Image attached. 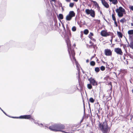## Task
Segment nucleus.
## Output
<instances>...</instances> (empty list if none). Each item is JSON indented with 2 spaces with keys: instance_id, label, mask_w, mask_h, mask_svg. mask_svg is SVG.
Instances as JSON below:
<instances>
[{
  "instance_id": "obj_11",
  "label": "nucleus",
  "mask_w": 133,
  "mask_h": 133,
  "mask_svg": "<svg viewBox=\"0 0 133 133\" xmlns=\"http://www.w3.org/2000/svg\"><path fill=\"white\" fill-rule=\"evenodd\" d=\"M101 1L102 4L106 8H108L109 7V5L105 0H100Z\"/></svg>"
},
{
  "instance_id": "obj_43",
  "label": "nucleus",
  "mask_w": 133,
  "mask_h": 133,
  "mask_svg": "<svg viewBox=\"0 0 133 133\" xmlns=\"http://www.w3.org/2000/svg\"><path fill=\"white\" fill-rule=\"evenodd\" d=\"M86 61L87 63H88L89 62V60L88 59H87L86 60Z\"/></svg>"
},
{
  "instance_id": "obj_27",
  "label": "nucleus",
  "mask_w": 133,
  "mask_h": 133,
  "mask_svg": "<svg viewBox=\"0 0 133 133\" xmlns=\"http://www.w3.org/2000/svg\"><path fill=\"white\" fill-rule=\"evenodd\" d=\"M74 5V3H70L69 6L71 8H72Z\"/></svg>"
},
{
  "instance_id": "obj_3",
  "label": "nucleus",
  "mask_w": 133,
  "mask_h": 133,
  "mask_svg": "<svg viewBox=\"0 0 133 133\" xmlns=\"http://www.w3.org/2000/svg\"><path fill=\"white\" fill-rule=\"evenodd\" d=\"M65 40L68 47V51L70 56L71 55L70 53L71 52L72 56H74L75 55L74 51L73 50H71V45L69 38L68 37L65 36Z\"/></svg>"
},
{
  "instance_id": "obj_28",
  "label": "nucleus",
  "mask_w": 133,
  "mask_h": 133,
  "mask_svg": "<svg viewBox=\"0 0 133 133\" xmlns=\"http://www.w3.org/2000/svg\"><path fill=\"white\" fill-rule=\"evenodd\" d=\"M76 30V28L75 26H73L72 28V30L73 31H75Z\"/></svg>"
},
{
  "instance_id": "obj_39",
  "label": "nucleus",
  "mask_w": 133,
  "mask_h": 133,
  "mask_svg": "<svg viewBox=\"0 0 133 133\" xmlns=\"http://www.w3.org/2000/svg\"><path fill=\"white\" fill-rule=\"evenodd\" d=\"M109 84L110 85H111V88H112V85H111V82H110V83H109Z\"/></svg>"
},
{
  "instance_id": "obj_1",
  "label": "nucleus",
  "mask_w": 133,
  "mask_h": 133,
  "mask_svg": "<svg viewBox=\"0 0 133 133\" xmlns=\"http://www.w3.org/2000/svg\"><path fill=\"white\" fill-rule=\"evenodd\" d=\"M65 127V126L63 124H56L50 126L49 129L51 130L55 131H59L65 133H72L71 131V129L70 128L68 129L66 131L62 130L64 129Z\"/></svg>"
},
{
  "instance_id": "obj_10",
  "label": "nucleus",
  "mask_w": 133,
  "mask_h": 133,
  "mask_svg": "<svg viewBox=\"0 0 133 133\" xmlns=\"http://www.w3.org/2000/svg\"><path fill=\"white\" fill-rule=\"evenodd\" d=\"M105 54L106 56H110L112 55V52L111 50L108 49H106L104 50Z\"/></svg>"
},
{
  "instance_id": "obj_55",
  "label": "nucleus",
  "mask_w": 133,
  "mask_h": 133,
  "mask_svg": "<svg viewBox=\"0 0 133 133\" xmlns=\"http://www.w3.org/2000/svg\"><path fill=\"white\" fill-rule=\"evenodd\" d=\"M13 118H15V117H12Z\"/></svg>"
},
{
  "instance_id": "obj_12",
  "label": "nucleus",
  "mask_w": 133,
  "mask_h": 133,
  "mask_svg": "<svg viewBox=\"0 0 133 133\" xmlns=\"http://www.w3.org/2000/svg\"><path fill=\"white\" fill-rule=\"evenodd\" d=\"M31 117V116L30 115H28L21 116L19 118L28 119L30 118Z\"/></svg>"
},
{
  "instance_id": "obj_15",
  "label": "nucleus",
  "mask_w": 133,
  "mask_h": 133,
  "mask_svg": "<svg viewBox=\"0 0 133 133\" xmlns=\"http://www.w3.org/2000/svg\"><path fill=\"white\" fill-rule=\"evenodd\" d=\"M117 34L119 38H122V35L121 32H120L117 31Z\"/></svg>"
},
{
  "instance_id": "obj_52",
  "label": "nucleus",
  "mask_w": 133,
  "mask_h": 133,
  "mask_svg": "<svg viewBox=\"0 0 133 133\" xmlns=\"http://www.w3.org/2000/svg\"><path fill=\"white\" fill-rule=\"evenodd\" d=\"M74 46H75V45H74Z\"/></svg>"
},
{
  "instance_id": "obj_2",
  "label": "nucleus",
  "mask_w": 133,
  "mask_h": 133,
  "mask_svg": "<svg viewBox=\"0 0 133 133\" xmlns=\"http://www.w3.org/2000/svg\"><path fill=\"white\" fill-rule=\"evenodd\" d=\"M98 129L102 133H108L109 132L110 128L108 127L107 122L105 121L102 123L99 122L98 124Z\"/></svg>"
},
{
  "instance_id": "obj_36",
  "label": "nucleus",
  "mask_w": 133,
  "mask_h": 133,
  "mask_svg": "<svg viewBox=\"0 0 133 133\" xmlns=\"http://www.w3.org/2000/svg\"><path fill=\"white\" fill-rule=\"evenodd\" d=\"M41 125H42L43 126H44L45 127V129H46V127H47L48 128V127H47V126H46V125H44V126H43V124H42V123H41Z\"/></svg>"
},
{
  "instance_id": "obj_8",
  "label": "nucleus",
  "mask_w": 133,
  "mask_h": 133,
  "mask_svg": "<svg viewBox=\"0 0 133 133\" xmlns=\"http://www.w3.org/2000/svg\"><path fill=\"white\" fill-rule=\"evenodd\" d=\"M110 32H107L106 30H102L101 32V35L104 37H107L110 35Z\"/></svg>"
},
{
  "instance_id": "obj_42",
  "label": "nucleus",
  "mask_w": 133,
  "mask_h": 133,
  "mask_svg": "<svg viewBox=\"0 0 133 133\" xmlns=\"http://www.w3.org/2000/svg\"><path fill=\"white\" fill-rule=\"evenodd\" d=\"M59 6L61 7L62 6V4L61 3H60V4H59Z\"/></svg>"
},
{
  "instance_id": "obj_35",
  "label": "nucleus",
  "mask_w": 133,
  "mask_h": 133,
  "mask_svg": "<svg viewBox=\"0 0 133 133\" xmlns=\"http://www.w3.org/2000/svg\"><path fill=\"white\" fill-rule=\"evenodd\" d=\"M115 24L116 25V26H117V24L116 21H114Z\"/></svg>"
},
{
  "instance_id": "obj_13",
  "label": "nucleus",
  "mask_w": 133,
  "mask_h": 133,
  "mask_svg": "<svg viewBox=\"0 0 133 133\" xmlns=\"http://www.w3.org/2000/svg\"><path fill=\"white\" fill-rule=\"evenodd\" d=\"M92 2L93 3L95 7H96L98 9H100V8L98 4L96 2L92 1Z\"/></svg>"
},
{
  "instance_id": "obj_9",
  "label": "nucleus",
  "mask_w": 133,
  "mask_h": 133,
  "mask_svg": "<svg viewBox=\"0 0 133 133\" xmlns=\"http://www.w3.org/2000/svg\"><path fill=\"white\" fill-rule=\"evenodd\" d=\"M115 51L117 54L120 55H123V52L121 48H115L114 49Z\"/></svg>"
},
{
  "instance_id": "obj_20",
  "label": "nucleus",
  "mask_w": 133,
  "mask_h": 133,
  "mask_svg": "<svg viewBox=\"0 0 133 133\" xmlns=\"http://www.w3.org/2000/svg\"><path fill=\"white\" fill-rule=\"evenodd\" d=\"M95 70L96 72H98L100 71V69L98 67H96L95 68Z\"/></svg>"
},
{
  "instance_id": "obj_51",
  "label": "nucleus",
  "mask_w": 133,
  "mask_h": 133,
  "mask_svg": "<svg viewBox=\"0 0 133 133\" xmlns=\"http://www.w3.org/2000/svg\"><path fill=\"white\" fill-rule=\"evenodd\" d=\"M93 57H92V58H91V59Z\"/></svg>"
},
{
  "instance_id": "obj_49",
  "label": "nucleus",
  "mask_w": 133,
  "mask_h": 133,
  "mask_svg": "<svg viewBox=\"0 0 133 133\" xmlns=\"http://www.w3.org/2000/svg\"><path fill=\"white\" fill-rule=\"evenodd\" d=\"M132 93H133V89H132Z\"/></svg>"
},
{
  "instance_id": "obj_37",
  "label": "nucleus",
  "mask_w": 133,
  "mask_h": 133,
  "mask_svg": "<svg viewBox=\"0 0 133 133\" xmlns=\"http://www.w3.org/2000/svg\"><path fill=\"white\" fill-rule=\"evenodd\" d=\"M0 109H1V110L3 112V113L5 114L6 115V114L4 112V111L0 107Z\"/></svg>"
},
{
  "instance_id": "obj_6",
  "label": "nucleus",
  "mask_w": 133,
  "mask_h": 133,
  "mask_svg": "<svg viewBox=\"0 0 133 133\" xmlns=\"http://www.w3.org/2000/svg\"><path fill=\"white\" fill-rule=\"evenodd\" d=\"M85 12L88 15H90L93 18L95 17V12L94 10H92L91 9H86L85 10Z\"/></svg>"
},
{
  "instance_id": "obj_29",
  "label": "nucleus",
  "mask_w": 133,
  "mask_h": 133,
  "mask_svg": "<svg viewBox=\"0 0 133 133\" xmlns=\"http://www.w3.org/2000/svg\"><path fill=\"white\" fill-rule=\"evenodd\" d=\"M72 61L74 62H77L76 59L75 57L74 56H72Z\"/></svg>"
},
{
  "instance_id": "obj_22",
  "label": "nucleus",
  "mask_w": 133,
  "mask_h": 133,
  "mask_svg": "<svg viewBox=\"0 0 133 133\" xmlns=\"http://www.w3.org/2000/svg\"><path fill=\"white\" fill-rule=\"evenodd\" d=\"M120 22L122 23H124L126 22V20L125 18H123L121 19Z\"/></svg>"
},
{
  "instance_id": "obj_21",
  "label": "nucleus",
  "mask_w": 133,
  "mask_h": 133,
  "mask_svg": "<svg viewBox=\"0 0 133 133\" xmlns=\"http://www.w3.org/2000/svg\"><path fill=\"white\" fill-rule=\"evenodd\" d=\"M128 33L129 35H132L133 34V30L128 31Z\"/></svg>"
},
{
  "instance_id": "obj_40",
  "label": "nucleus",
  "mask_w": 133,
  "mask_h": 133,
  "mask_svg": "<svg viewBox=\"0 0 133 133\" xmlns=\"http://www.w3.org/2000/svg\"><path fill=\"white\" fill-rule=\"evenodd\" d=\"M96 21H97V22L98 23H99L100 22V21L99 20H96Z\"/></svg>"
},
{
  "instance_id": "obj_18",
  "label": "nucleus",
  "mask_w": 133,
  "mask_h": 133,
  "mask_svg": "<svg viewBox=\"0 0 133 133\" xmlns=\"http://www.w3.org/2000/svg\"><path fill=\"white\" fill-rule=\"evenodd\" d=\"M112 3L114 5H116L118 3V2L117 0H112L111 1Z\"/></svg>"
},
{
  "instance_id": "obj_23",
  "label": "nucleus",
  "mask_w": 133,
  "mask_h": 133,
  "mask_svg": "<svg viewBox=\"0 0 133 133\" xmlns=\"http://www.w3.org/2000/svg\"><path fill=\"white\" fill-rule=\"evenodd\" d=\"M89 32V31L88 29H85L84 30V33L85 35H87Z\"/></svg>"
},
{
  "instance_id": "obj_53",
  "label": "nucleus",
  "mask_w": 133,
  "mask_h": 133,
  "mask_svg": "<svg viewBox=\"0 0 133 133\" xmlns=\"http://www.w3.org/2000/svg\"><path fill=\"white\" fill-rule=\"evenodd\" d=\"M74 46H75V45H74Z\"/></svg>"
},
{
  "instance_id": "obj_5",
  "label": "nucleus",
  "mask_w": 133,
  "mask_h": 133,
  "mask_svg": "<svg viewBox=\"0 0 133 133\" xmlns=\"http://www.w3.org/2000/svg\"><path fill=\"white\" fill-rule=\"evenodd\" d=\"M75 14L73 11H70L69 14L66 16L65 19L66 21H69L71 20L72 17H75Z\"/></svg>"
},
{
  "instance_id": "obj_46",
  "label": "nucleus",
  "mask_w": 133,
  "mask_h": 133,
  "mask_svg": "<svg viewBox=\"0 0 133 133\" xmlns=\"http://www.w3.org/2000/svg\"><path fill=\"white\" fill-rule=\"evenodd\" d=\"M110 2H111L112 1V0H109Z\"/></svg>"
},
{
  "instance_id": "obj_24",
  "label": "nucleus",
  "mask_w": 133,
  "mask_h": 133,
  "mask_svg": "<svg viewBox=\"0 0 133 133\" xmlns=\"http://www.w3.org/2000/svg\"><path fill=\"white\" fill-rule=\"evenodd\" d=\"M89 101L90 102H91L92 103H93L94 102V99H93V98H92V97H91L90 98V99H89Z\"/></svg>"
},
{
  "instance_id": "obj_44",
  "label": "nucleus",
  "mask_w": 133,
  "mask_h": 133,
  "mask_svg": "<svg viewBox=\"0 0 133 133\" xmlns=\"http://www.w3.org/2000/svg\"><path fill=\"white\" fill-rule=\"evenodd\" d=\"M73 0L76 2H77L78 1V0Z\"/></svg>"
},
{
  "instance_id": "obj_48",
  "label": "nucleus",
  "mask_w": 133,
  "mask_h": 133,
  "mask_svg": "<svg viewBox=\"0 0 133 133\" xmlns=\"http://www.w3.org/2000/svg\"><path fill=\"white\" fill-rule=\"evenodd\" d=\"M69 34H70V35L71 36V34H70V32H69Z\"/></svg>"
},
{
  "instance_id": "obj_31",
  "label": "nucleus",
  "mask_w": 133,
  "mask_h": 133,
  "mask_svg": "<svg viewBox=\"0 0 133 133\" xmlns=\"http://www.w3.org/2000/svg\"><path fill=\"white\" fill-rule=\"evenodd\" d=\"M93 36V34L92 32H90L89 35V37H91V36Z\"/></svg>"
},
{
  "instance_id": "obj_26",
  "label": "nucleus",
  "mask_w": 133,
  "mask_h": 133,
  "mask_svg": "<svg viewBox=\"0 0 133 133\" xmlns=\"http://www.w3.org/2000/svg\"><path fill=\"white\" fill-rule=\"evenodd\" d=\"M105 67L103 66H101L100 67L101 70L102 71H104L105 70Z\"/></svg>"
},
{
  "instance_id": "obj_16",
  "label": "nucleus",
  "mask_w": 133,
  "mask_h": 133,
  "mask_svg": "<svg viewBox=\"0 0 133 133\" xmlns=\"http://www.w3.org/2000/svg\"><path fill=\"white\" fill-rule=\"evenodd\" d=\"M58 18L60 19H63V15L61 14H59L58 16Z\"/></svg>"
},
{
  "instance_id": "obj_19",
  "label": "nucleus",
  "mask_w": 133,
  "mask_h": 133,
  "mask_svg": "<svg viewBox=\"0 0 133 133\" xmlns=\"http://www.w3.org/2000/svg\"><path fill=\"white\" fill-rule=\"evenodd\" d=\"M88 88L89 89H91L92 88L91 84H88L87 85Z\"/></svg>"
},
{
  "instance_id": "obj_25",
  "label": "nucleus",
  "mask_w": 133,
  "mask_h": 133,
  "mask_svg": "<svg viewBox=\"0 0 133 133\" xmlns=\"http://www.w3.org/2000/svg\"><path fill=\"white\" fill-rule=\"evenodd\" d=\"M95 62L94 61H92L90 62V65L92 66H94L95 65Z\"/></svg>"
},
{
  "instance_id": "obj_17",
  "label": "nucleus",
  "mask_w": 133,
  "mask_h": 133,
  "mask_svg": "<svg viewBox=\"0 0 133 133\" xmlns=\"http://www.w3.org/2000/svg\"><path fill=\"white\" fill-rule=\"evenodd\" d=\"M114 11V13H115L114 11ZM115 13H114V14H113L112 15V19L114 21H116V18L115 17Z\"/></svg>"
},
{
  "instance_id": "obj_50",
  "label": "nucleus",
  "mask_w": 133,
  "mask_h": 133,
  "mask_svg": "<svg viewBox=\"0 0 133 133\" xmlns=\"http://www.w3.org/2000/svg\"><path fill=\"white\" fill-rule=\"evenodd\" d=\"M102 62H103V63H105L103 61H102Z\"/></svg>"
},
{
  "instance_id": "obj_7",
  "label": "nucleus",
  "mask_w": 133,
  "mask_h": 133,
  "mask_svg": "<svg viewBox=\"0 0 133 133\" xmlns=\"http://www.w3.org/2000/svg\"><path fill=\"white\" fill-rule=\"evenodd\" d=\"M88 80L90 81V83L93 86H97V82L92 77H91L88 79Z\"/></svg>"
},
{
  "instance_id": "obj_34",
  "label": "nucleus",
  "mask_w": 133,
  "mask_h": 133,
  "mask_svg": "<svg viewBox=\"0 0 133 133\" xmlns=\"http://www.w3.org/2000/svg\"><path fill=\"white\" fill-rule=\"evenodd\" d=\"M90 43L91 44V45L90 46V47L91 46H92L94 44L92 43L91 41H90Z\"/></svg>"
},
{
  "instance_id": "obj_54",
  "label": "nucleus",
  "mask_w": 133,
  "mask_h": 133,
  "mask_svg": "<svg viewBox=\"0 0 133 133\" xmlns=\"http://www.w3.org/2000/svg\"><path fill=\"white\" fill-rule=\"evenodd\" d=\"M100 13H102V12H101Z\"/></svg>"
},
{
  "instance_id": "obj_56",
  "label": "nucleus",
  "mask_w": 133,
  "mask_h": 133,
  "mask_svg": "<svg viewBox=\"0 0 133 133\" xmlns=\"http://www.w3.org/2000/svg\"><path fill=\"white\" fill-rule=\"evenodd\" d=\"M38 125H39V124H38Z\"/></svg>"
},
{
  "instance_id": "obj_32",
  "label": "nucleus",
  "mask_w": 133,
  "mask_h": 133,
  "mask_svg": "<svg viewBox=\"0 0 133 133\" xmlns=\"http://www.w3.org/2000/svg\"><path fill=\"white\" fill-rule=\"evenodd\" d=\"M130 47L133 49V42H132L131 43Z\"/></svg>"
},
{
  "instance_id": "obj_38",
  "label": "nucleus",
  "mask_w": 133,
  "mask_h": 133,
  "mask_svg": "<svg viewBox=\"0 0 133 133\" xmlns=\"http://www.w3.org/2000/svg\"><path fill=\"white\" fill-rule=\"evenodd\" d=\"M108 79V78L107 77H106L104 78V80H107Z\"/></svg>"
},
{
  "instance_id": "obj_4",
  "label": "nucleus",
  "mask_w": 133,
  "mask_h": 133,
  "mask_svg": "<svg viewBox=\"0 0 133 133\" xmlns=\"http://www.w3.org/2000/svg\"><path fill=\"white\" fill-rule=\"evenodd\" d=\"M116 11L117 13L118 16L119 17H122L124 14H125V10L121 6L119 7L118 8L116 9Z\"/></svg>"
},
{
  "instance_id": "obj_47",
  "label": "nucleus",
  "mask_w": 133,
  "mask_h": 133,
  "mask_svg": "<svg viewBox=\"0 0 133 133\" xmlns=\"http://www.w3.org/2000/svg\"><path fill=\"white\" fill-rule=\"evenodd\" d=\"M112 38L111 39V40H110V41L112 42Z\"/></svg>"
},
{
  "instance_id": "obj_14",
  "label": "nucleus",
  "mask_w": 133,
  "mask_h": 133,
  "mask_svg": "<svg viewBox=\"0 0 133 133\" xmlns=\"http://www.w3.org/2000/svg\"><path fill=\"white\" fill-rule=\"evenodd\" d=\"M75 64L76 65V66L77 68V70H78V73L79 72V71H80V66L79 64L78 63V62H75Z\"/></svg>"
},
{
  "instance_id": "obj_45",
  "label": "nucleus",
  "mask_w": 133,
  "mask_h": 133,
  "mask_svg": "<svg viewBox=\"0 0 133 133\" xmlns=\"http://www.w3.org/2000/svg\"><path fill=\"white\" fill-rule=\"evenodd\" d=\"M131 26H133V24L132 23H131Z\"/></svg>"
},
{
  "instance_id": "obj_30",
  "label": "nucleus",
  "mask_w": 133,
  "mask_h": 133,
  "mask_svg": "<svg viewBox=\"0 0 133 133\" xmlns=\"http://www.w3.org/2000/svg\"><path fill=\"white\" fill-rule=\"evenodd\" d=\"M129 9H130V10H132L133 11V6H131L130 5L129 7Z\"/></svg>"
},
{
  "instance_id": "obj_33",
  "label": "nucleus",
  "mask_w": 133,
  "mask_h": 133,
  "mask_svg": "<svg viewBox=\"0 0 133 133\" xmlns=\"http://www.w3.org/2000/svg\"><path fill=\"white\" fill-rule=\"evenodd\" d=\"M91 40H93L94 41H95V40L94 39V38L92 37V36H91V37H89Z\"/></svg>"
},
{
  "instance_id": "obj_41",
  "label": "nucleus",
  "mask_w": 133,
  "mask_h": 133,
  "mask_svg": "<svg viewBox=\"0 0 133 133\" xmlns=\"http://www.w3.org/2000/svg\"><path fill=\"white\" fill-rule=\"evenodd\" d=\"M65 1L67 2H69L70 1V0H65Z\"/></svg>"
}]
</instances>
